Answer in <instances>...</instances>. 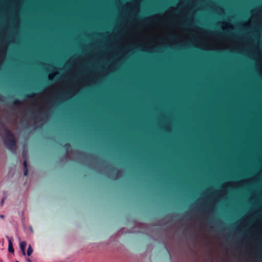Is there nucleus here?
<instances>
[{"label":"nucleus","mask_w":262,"mask_h":262,"mask_svg":"<svg viewBox=\"0 0 262 262\" xmlns=\"http://www.w3.org/2000/svg\"><path fill=\"white\" fill-rule=\"evenodd\" d=\"M6 147L13 152L16 151V142L14 136L8 130L5 129L1 135Z\"/></svg>","instance_id":"nucleus-1"},{"label":"nucleus","mask_w":262,"mask_h":262,"mask_svg":"<svg viewBox=\"0 0 262 262\" xmlns=\"http://www.w3.org/2000/svg\"><path fill=\"white\" fill-rule=\"evenodd\" d=\"M19 247L23 255L25 256L26 255L25 248L26 247V243L24 241L20 242L19 244Z\"/></svg>","instance_id":"nucleus-2"},{"label":"nucleus","mask_w":262,"mask_h":262,"mask_svg":"<svg viewBox=\"0 0 262 262\" xmlns=\"http://www.w3.org/2000/svg\"><path fill=\"white\" fill-rule=\"evenodd\" d=\"M8 251L10 253H14V249L13 248V245H12V238H10L8 239Z\"/></svg>","instance_id":"nucleus-3"},{"label":"nucleus","mask_w":262,"mask_h":262,"mask_svg":"<svg viewBox=\"0 0 262 262\" xmlns=\"http://www.w3.org/2000/svg\"><path fill=\"white\" fill-rule=\"evenodd\" d=\"M32 252H33V250H32L31 246L29 245L28 248L27 252V254L28 256H30L31 255Z\"/></svg>","instance_id":"nucleus-4"},{"label":"nucleus","mask_w":262,"mask_h":262,"mask_svg":"<svg viewBox=\"0 0 262 262\" xmlns=\"http://www.w3.org/2000/svg\"><path fill=\"white\" fill-rule=\"evenodd\" d=\"M28 173V168H24V175L27 176Z\"/></svg>","instance_id":"nucleus-5"},{"label":"nucleus","mask_w":262,"mask_h":262,"mask_svg":"<svg viewBox=\"0 0 262 262\" xmlns=\"http://www.w3.org/2000/svg\"><path fill=\"white\" fill-rule=\"evenodd\" d=\"M24 168H27V162H26V161H24Z\"/></svg>","instance_id":"nucleus-6"},{"label":"nucleus","mask_w":262,"mask_h":262,"mask_svg":"<svg viewBox=\"0 0 262 262\" xmlns=\"http://www.w3.org/2000/svg\"><path fill=\"white\" fill-rule=\"evenodd\" d=\"M5 199L4 198V199H3L1 200V205H3V204H4V202H5Z\"/></svg>","instance_id":"nucleus-7"},{"label":"nucleus","mask_w":262,"mask_h":262,"mask_svg":"<svg viewBox=\"0 0 262 262\" xmlns=\"http://www.w3.org/2000/svg\"><path fill=\"white\" fill-rule=\"evenodd\" d=\"M255 12V10H253L252 11V17L253 16Z\"/></svg>","instance_id":"nucleus-8"},{"label":"nucleus","mask_w":262,"mask_h":262,"mask_svg":"<svg viewBox=\"0 0 262 262\" xmlns=\"http://www.w3.org/2000/svg\"><path fill=\"white\" fill-rule=\"evenodd\" d=\"M49 77L50 79H52L53 76H52L51 74H50V75H49Z\"/></svg>","instance_id":"nucleus-9"},{"label":"nucleus","mask_w":262,"mask_h":262,"mask_svg":"<svg viewBox=\"0 0 262 262\" xmlns=\"http://www.w3.org/2000/svg\"><path fill=\"white\" fill-rule=\"evenodd\" d=\"M223 28L224 29H225L227 28V27L223 26Z\"/></svg>","instance_id":"nucleus-10"},{"label":"nucleus","mask_w":262,"mask_h":262,"mask_svg":"<svg viewBox=\"0 0 262 262\" xmlns=\"http://www.w3.org/2000/svg\"><path fill=\"white\" fill-rule=\"evenodd\" d=\"M0 217L2 218V219L4 218V215H0Z\"/></svg>","instance_id":"nucleus-11"},{"label":"nucleus","mask_w":262,"mask_h":262,"mask_svg":"<svg viewBox=\"0 0 262 262\" xmlns=\"http://www.w3.org/2000/svg\"><path fill=\"white\" fill-rule=\"evenodd\" d=\"M27 261H28V262H31L30 259H27Z\"/></svg>","instance_id":"nucleus-12"},{"label":"nucleus","mask_w":262,"mask_h":262,"mask_svg":"<svg viewBox=\"0 0 262 262\" xmlns=\"http://www.w3.org/2000/svg\"><path fill=\"white\" fill-rule=\"evenodd\" d=\"M16 262H18V261H16Z\"/></svg>","instance_id":"nucleus-13"}]
</instances>
